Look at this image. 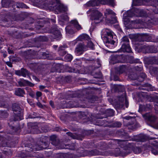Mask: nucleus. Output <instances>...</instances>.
<instances>
[{"label": "nucleus", "mask_w": 158, "mask_h": 158, "mask_svg": "<svg viewBox=\"0 0 158 158\" xmlns=\"http://www.w3.org/2000/svg\"><path fill=\"white\" fill-rule=\"evenodd\" d=\"M140 38H141L140 39V40H139V41H149L151 39V37H148V35H143L141 37H139L138 38L139 39H140Z\"/></svg>", "instance_id": "obj_43"}, {"label": "nucleus", "mask_w": 158, "mask_h": 158, "mask_svg": "<svg viewBox=\"0 0 158 158\" xmlns=\"http://www.w3.org/2000/svg\"><path fill=\"white\" fill-rule=\"evenodd\" d=\"M22 146L23 148H25V152H20L18 154V157L21 158H25V157H34L32 156L29 152L32 151H36L35 149V145L32 146L30 143H23L22 144Z\"/></svg>", "instance_id": "obj_3"}, {"label": "nucleus", "mask_w": 158, "mask_h": 158, "mask_svg": "<svg viewBox=\"0 0 158 158\" xmlns=\"http://www.w3.org/2000/svg\"><path fill=\"white\" fill-rule=\"evenodd\" d=\"M105 15L106 20L109 21V23H113L117 22L115 14L112 10L109 9H106Z\"/></svg>", "instance_id": "obj_7"}, {"label": "nucleus", "mask_w": 158, "mask_h": 158, "mask_svg": "<svg viewBox=\"0 0 158 158\" xmlns=\"http://www.w3.org/2000/svg\"><path fill=\"white\" fill-rule=\"evenodd\" d=\"M72 25H69L65 28L66 31L67 33L70 34H72L74 32V30L72 28Z\"/></svg>", "instance_id": "obj_42"}, {"label": "nucleus", "mask_w": 158, "mask_h": 158, "mask_svg": "<svg viewBox=\"0 0 158 158\" xmlns=\"http://www.w3.org/2000/svg\"><path fill=\"white\" fill-rule=\"evenodd\" d=\"M105 115H101L100 114H97L96 116V119L94 120V121L96 122V125L98 126H105V124L107 122L105 120H100V119H102L104 118H106L105 117Z\"/></svg>", "instance_id": "obj_14"}, {"label": "nucleus", "mask_w": 158, "mask_h": 158, "mask_svg": "<svg viewBox=\"0 0 158 158\" xmlns=\"http://www.w3.org/2000/svg\"><path fill=\"white\" fill-rule=\"evenodd\" d=\"M129 41L128 37L126 36L123 37L121 40V43L122 45H123V47L124 48V44L127 45L129 44Z\"/></svg>", "instance_id": "obj_38"}, {"label": "nucleus", "mask_w": 158, "mask_h": 158, "mask_svg": "<svg viewBox=\"0 0 158 158\" xmlns=\"http://www.w3.org/2000/svg\"><path fill=\"white\" fill-rule=\"evenodd\" d=\"M87 46L88 47L90 48L92 50L94 49V45L93 43L91 42V41H89V40L87 43Z\"/></svg>", "instance_id": "obj_59"}, {"label": "nucleus", "mask_w": 158, "mask_h": 158, "mask_svg": "<svg viewBox=\"0 0 158 158\" xmlns=\"http://www.w3.org/2000/svg\"><path fill=\"white\" fill-rule=\"evenodd\" d=\"M48 157H50L51 156H48ZM51 157L53 156H51ZM53 157H55L56 158H67L68 157V155L65 154L63 153H59L56 154L55 155V156Z\"/></svg>", "instance_id": "obj_41"}, {"label": "nucleus", "mask_w": 158, "mask_h": 158, "mask_svg": "<svg viewBox=\"0 0 158 158\" xmlns=\"http://www.w3.org/2000/svg\"><path fill=\"white\" fill-rule=\"evenodd\" d=\"M125 47L124 48L123 47V45H122V47L119 50V52H127L130 53L132 52L131 48L129 44L127 45L126 44H124Z\"/></svg>", "instance_id": "obj_27"}, {"label": "nucleus", "mask_w": 158, "mask_h": 158, "mask_svg": "<svg viewBox=\"0 0 158 158\" xmlns=\"http://www.w3.org/2000/svg\"><path fill=\"white\" fill-rule=\"evenodd\" d=\"M46 137L42 136L39 139V143L35 144V149L36 151L42 150L43 149L47 148L48 147V142L46 141Z\"/></svg>", "instance_id": "obj_8"}, {"label": "nucleus", "mask_w": 158, "mask_h": 158, "mask_svg": "<svg viewBox=\"0 0 158 158\" xmlns=\"http://www.w3.org/2000/svg\"><path fill=\"white\" fill-rule=\"evenodd\" d=\"M133 152L135 154H138L141 152V150L139 147H136L134 148Z\"/></svg>", "instance_id": "obj_60"}, {"label": "nucleus", "mask_w": 158, "mask_h": 158, "mask_svg": "<svg viewBox=\"0 0 158 158\" xmlns=\"http://www.w3.org/2000/svg\"><path fill=\"white\" fill-rule=\"evenodd\" d=\"M12 130L13 133L18 134L20 131V127L19 126L13 127Z\"/></svg>", "instance_id": "obj_50"}, {"label": "nucleus", "mask_w": 158, "mask_h": 158, "mask_svg": "<svg viewBox=\"0 0 158 158\" xmlns=\"http://www.w3.org/2000/svg\"><path fill=\"white\" fill-rule=\"evenodd\" d=\"M52 32L54 35V37L55 39H59L61 37V35L60 31L57 28H56L53 29Z\"/></svg>", "instance_id": "obj_30"}, {"label": "nucleus", "mask_w": 158, "mask_h": 158, "mask_svg": "<svg viewBox=\"0 0 158 158\" xmlns=\"http://www.w3.org/2000/svg\"><path fill=\"white\" fill-rule=\"evenodd\" d=\"M13 4V6H12L11 8L10 9V10L11 12H16L17 11V9L20 8H28V7L23 2H14Z\"/></svg>", "instance_id": "obj_11"}, {"label": "nucleus", "mask_w": 158, "mask_h": 158, "mask_svg": "<svg viewBox=\"0 0 158 158\" xmlns=\"http://www.w3.org/2000/svg\"><path fill=\"white\" fill-rule=\"evenodd\" d=\"M78 39L79 40L83 41L84 40H90V38L87 34H83L79 36L78 38Z\"/></svg>", "instance_id": "obj_35"}, {"label": "nucleus", "mask_w": 158, "mask_h": 158, "mask_svg": "<svg viewBox=\"0 0 158 158\" xmlns=\"http://www.w3.org/2000/svg\"><path fill=\"white\" fill-rule=\"evenodd\" d=\"M92 75L94 76V78H101L102 77V75L101 72L100 71L94 72H93L91 73Z\"/></svg>", "instance_id": "obj_40"}, {"label": "nucleus", "mask_w": 158, "mask_h": 158, "mask_svg": "<svg viewBox=\"0 0 158 158\" xmlns=\"http://www.w3.org/2000/svg\"><path fill=\"white\" fill-rule=\"evenodd\" d=\"M92 11L90 19L93 20H98L102 16V14L98 10H93Z\"/></svg>", "instance_id": "obj_17"}, {"label": "nucleus", "mask_w": 158, "mask_h": 158, "mask_svg": "<svg viewBox=\"0 0 158 158\" xmlns=\"http://www.w3.org/2000/svg\"><path fill=\"white\" fill-rule=\"evenodd\" d=\"M120 56L118 55H113L111 57V60L113 61H115V62L117 61L116 60L118 59Z\"/></svg>", "instance_id": "obj_63"}, {"label": "nucleus", "mask_w": 158, "mask_h": 158, "mask_svg": "<svg viewBox=\"0 0 158 158\" xmlns=\"http://www.w3.org/2000/svg\"><path fill=\"white\" fill-rule=\"evenodd\" d=\"M145 50L147 52L156 53L157 51L153 46H147L145 45Z\"/></svg>", "instance_id": "obj_32"}, {"label": "nucleus", "mask_w": 158, "mask_h": 158, "mask_svg": "<svg viewBox=\"0 0 158 158\" xmlns=\"http://www.w3.org/2000/svg\"><path fill=\"white\" fill-rule=\"evenodd\" d=\"M73 59V56L70 54H68L65 56V59L67 61H70Z\"/></svg>", "instance_id": "obj_58"}, {"label": "nucleus", "mask_w": 158, "mask_h": 158, "mask_svg": "<svg viewBox=\"0 0 158 158\" xmlns=\"http://www.w3.org/2000/svg\"><path fill=\"white\" fill-rule=\"evenodd\" d=\"M25 94V92L23 89L17 88L15 89V94L17 96L23 97Z\"/></svg>", "instance_id": "obj_24"}, {"label": "nucleus", "mask_w": 158, "mask_h": 158, "mask_svg": "<svg viewBox=\"0 0 158 158\" xmlns=\"http://www.w3.org/2000/svg\"><path fill=\"white\" fill-rule=\"evenodd\" d=\"M118 100L121 102H123L125 100L126 101V100L127 99L125 95V93L124 92L122 95L118 96Z\"/></svg>", "instance_id": "obj_51"}, {"label": "nucleus", "mask_w": 158, "mask_h": 158, "mask_svg": "<svg viewBox=\"0 0 158 158\" xmlns=\"http://www.w3.org/2000/svg\"><path fill=\"white\" fill-rule=\"evenodd\" d=\"M67 47L66 45H64L60 47L58 50V52L59 55L61 56H63L67 52L65 50V48Z\"/></svg>", "instance_id": "obj_25"}, {"label": "nucleus", "mask_w": 158, "mask_h": 158, "mask_svg": "<svg viewBox=\"0 0 158 158\" xmlns=\"http://www.w3.org/2000/svg\"><path fill=\"white\" fill-rule=\"evenodd\" d=\"M86 4L89 6H98V0H91L89 1Z\"/></svg>", "instance_id": "obj_37"}, {"label": "nucleus", "mask_w": 158, "mask_h": 158, "mask_svg": "<svg viewBox=\"0 0 158 158\" xmlns=\"http://www.w3.org/2000/svg\"><path fill=\"white\" fill-rule=\"evenodd\" d=\"M105 114L107 116H112L114 114V111L112 109H108L105 111Z\"/></svg>", "instance_id": "obj_48"}, {"label": "nucleus", "mask_w": 158, "mask_h": 158, "mask_svg": "<svg viewBox=\"0 0 158 158\" xmlns=\"http://www.w3.org/2000/svg\"><path fill=\"white\" fill-rule=\"evenodd\" d=\"M12 108L14 114L13 120L16 121L22 119L23 115V110L21 105L19 104L15 103L12 104Z\"/></svg>", "instance_id": "obj_4"}, {"label": "nucleus", "mask_w": 158, "mask_h": 158, "mask_svg": "<svg viewBox=\"0 0 158 158\" xmlns=\"http://www.w3.org/2000/svg\"><path fill=\"white\" fill-rule=\"evenodd\" d=\"M10 16L6 15L1 19V25L2 26L8 27L12 23Z\"/></svg>", "instance_id": "obj_10"}, {"label": "nucleus", "mask_w": 158, "mask_h": 158, "mask_svg": "<svg viewBox=\"0 0 158 158\" xmlns=\"http://www.w3.org/2000/svg\"><path fill=\"white\" fill-rule=\"evenodd\" d=\"M38 40L40 41H46L48 40V38L44 36H40L38 38Z\"/></svg>", "instance_id": "obj_55"}, {"label": "nucleus", "mask_w": 158, "mask_h": 158, "mask_svg": "<svg viewBox=\"0 0 158 158\" xmlns=\"http://www.w3.org/2000/svg\"><path fill=\"white\" fill-rule=\"evenodd\" d=\"M117 135L122 138L123 139L118 140L119 141H125L128 140V135L127 133L123 129H120L116 131Z\"/></svg>", "instance_id": "obj_12"}, {"label": "nucleus", "mask_w": 158, "mask_h": 158, "mask_svg": "<svg viewBox=\"0 0 158 158\" xmlns=\"http://www.w3.org/2000/svg\"><path fill=\"white\" fill-rule=\"evenodd\" d=\"M128 67L126 65H122L114 68V72L120 75L125 72Z\"/></svg>", "instance_id": "obj_18"}, {"label": "nucleus", "mask_w": 158, "mask_h": 158, "mask_svg": "<svg viewBox=\"0 0 158 158\" xmlns=\"http://www.w3.org/2000/svg\"><path fill=\"white\" fill-rule=\"evenodd\" d=\"M128 152H127V150H126L123 148L120 149L119 148H116L114 150V155H115V156H120L124 157L128 154Z\"/></svg>", "instance_id": "obj_15"}, {"label": "nucleus", "mask_w": 158, "mask_h": 158, "mask_svg": "<svg viewBox=\"0 0 158 158\" xmlns=\"http://www.w3.org/2000/svg\"><path fill=\"white\" fill-rule=\"evenodd\" d=\"M138 76V74L132 71L131 72H130L128 74V78L131 80H137Z\"/></svg>", "instance_id": "obj_29"}, {"label": "nucleus", "mask_w": 158, "mask_h": 158, "mask_svg": "<svg viewBox=\"0 0 158 158\" xmlns=\"http://www.w3.org/2000/svg\"><path fill=\"white\" fill-rule=\"evenodd\" d=\"M134 139L135 141H136L143 142L150 139H149L148 137L145 135L140 134L139 135L135 136Z\"/></svg>", "instance_id": "obj_19"}, {"label": "nucleus", "mask_w": 158, "mask_h": 158, "mask_svg": "<svg viewBox=\"0 0 158 158\" xmlns=\"http://www.w3.org/2000/svg\"><path fill=\"white\" fill-rule=\"evenodd\" d=\"M34 3L35 5L39 6L44 2V0H29Z\"/></svg>", "instance_id": "obj_46"}, {"label": "nucleus", "mask_w": 158, "mask_h": 158, "mask_svg": "<svg viewBox=\"0 0 158 158\" xmlns=\"http://www.w3.org/2000/svg\"><path fill=\"white\" fill-rule=\"evenodd\" d=\"M3 153L6 155V157H10L12 154V152L10 150L6 151H3Z\"/></svg>", "instance_id": "obj_54"}, {"label": "nucleus", "mask_w": 158, "mask_h": 158, "mask_svg": "<svg viewBox=\"0 0 158 158\" xmlns=\"http://www.w3.org/2000/svg\"><path fill=\"white\" fill-rule=\"evenodd\" d=\"M71 23L73 24V26L77 30H79L82 29L80 25L77 21L76 20H72L70 22Z\"/></svg>", "instance_id": "obj_39"}, {"label": "nucleus", "mask_w": 158, "mask_h": 158, "mask_svg": "<svg viewBox=\"0 0 158 158\" xmlns=\"http://www.w3.org/2000/svg\"><path fill=\"white\" fill-rule=\"evenodd\" d=\"M128 60L131 64L140 63L139 60L138 59H135L132 56H130L128 57Z\"/></svg>", "instance_id": "obj_34"}, {"label": "nucleus", "mask_w": 158, "mask_h": 158, "mask_svg": "<svg viewBox=\"0 0 158 158\" xmlns=\"http://www.w3.org/2000/svg\"><path fill=\"white\" fill-rule=\"evenodd\" d=\"M40 54L42 55L41 57L42 59H48L51 60L49 58V54L46 53V52H40Z\"/></svg>", "instance_id": "obj_49"}, {"label": "nucleus", "mask_w": 158, "mask_h": 158, "mask_svg": "<svg viewBox=\"0 0 158 158\" xmlns=\"http://www.w3.org/2000/svg\"><path fill=\"white\" fill-rule=\"evenodd\" d=\"M136 13H139V15L141 17L145 16L146 15V13L143 10H139L136 8Z\"/></svg>", "instance_id": "obj_52"}, {"label": "nucleus", "mask_w": 158, "mask_h": 158, "mask_svg": "<svg viewBox=\"0 0 158 158\" xmlns=\"http://www.w3.org/2000/svg\"><path fill=\"white\" fill-rule=\"evenodd\" d=\"M136 12V8H133L125 12L123 15L124 24L125 25H127L130 21L129 17H132L134 16Z\"/></svg>", "instance_id": "obj_9"}, {"label": "nucleus", "mask_w": 158, "mask_h": 158, "mask_svg": "<svg viewBox=\"0 0 158 158\" xmlns=\"http://www.w3.org/2000/svg\"><path fill=\"white\" fill-rule=\"evenodd\" d=\"M145 0H133L132 5L134 6L139 5L143 1Z\"/></svg>", "instance_id": "obj_56"}, {"label": "nucleus", "mask_w": 158, "mask_h": 158, "mask_svg": "<svg viewBox=\"0 0 158 158\" xmlns=\"http://www.w3.org/2000/svg\"><path fill=\"white\" fill-rule=\"evenodd\" d=\"M105 35L107 36L105 37V45L108 48L110 49L113 48L115 45H116V42L113 40L112 32L110 29L106 28L104 29Z\"/></svg>", "instance_id": "obj_5"}, {"label": "nucleus", "mask_w": 158, "mask_h": 158, "mask_svg": "<svg viewBox=\"0 0 158 158\" xmlns=\"http://www.w3.org/2000/svg\"><path fill=\"white\" fill-rule=\"evenodd\" d=\"M139 88L140 89L145 90L148 91H152L155 89V88L152 87L151 85L148 83L140 86Z\"/></svg>", "instance_id": "obj_23"}, {"label": "nucleus", "mask_w": 158, "mask_h": 158, "mask_svg": "<svg viewBox=\"0 0 158 158\" xmlns=\"http://www.w3.org/2000/svg\"><path fill=\"white\" fill-rule=\"evenodd\" d=\"M50 142L53 145L55 146H57L59 144L60 141L58 139H56L53 140L52 142Z\"/></svg>", "instance_id": "obj_62"}, {"label": "nucleus", "mask_w": 158, "mask_h": 158, "mask_svg": "<svg viewBox=\"0 0 158 158\" xmlns=\"http://www.w3.org/2000/svg\"><path fill=\"white\" fill-rule=\"evenodd\" d=\"M123 118L127 120L131 119L132 122L131 123L129 122L128 123L129 125L131 126V129H135L139 127V124L136 122L135 118V117L127 116L123 117Z\"/></svg>", "instance_id": "obj_13"}, {"label": "nucleus", "mask_w": 158, "mask_h": 158, "mask_svg": "<svg viewBox=\"0 0 158 158\" xmlns=\"http://www.w3.org/2000/svg\"><path fill=\"white\" fill-rule=\"evenodd\" d=\"M14 1L12 0H2V5L3 7L5 8H10L13 6Z\"/></svg>", "instance_id": "obj_21"}, {"label": "nucleus", "mask_w": 158, "mask_h": 158, "mask_svg": "<svg viewBox=\"0 0 158 158\" xmlns=\"http://www.w3.org/2000/svg\"><path fill=\"white\" fill-rule=\"evenodd\" d=\"M131 69L132 71H134L135 73H139V72H141L143 70V68L142 66H132L130 68Z\"/></svg>", "instance_id": "obj_36"}, {"label": "nucleus", "mask_w": 158, "mask_h": 158, "mask_svg": "<svg viewBox=\"0 0 158 158\" xmlns=\"http://www.w3.org/2000/svg\"><path fill=\"white\" fill-rule=\"evenodd\" d=\"M67 70L69 72L75 73L77 71L74 68L72 67H68Z\"/></svg>", "instance_id": "obj_64"}, {"label": "nucleus", "mask_w": 158, "mask_h": 158, "mask_svg": "<svg viewBox=\"0 0 158 158\" xmlns=\"http://www.w3.org/2000/svg\"><path fill=\"white\" fill-rule=\"evenodd\" d=\"M98 98L97 97L92 96H90V97L88 99V102H89L93 103L96 101Z\"/></svg>", "instance_id": "obj_53"}, {"label": "nucleus", "mask_w": 158, "mask_h": 158, "mask_svg": "<svg viewBox=\"0 0 158 158\" xmlns=\"http://www.w3.org/2000/svg\"><path fill=\"white\" fill-rule=\"evenodd\" d=\"M93 131L92 130L84 131H82L81 134H73L72 133L68 132L66 134L73 139H76L79 140H82V138L86 135H88L92 134Z\"/></svg>", "instance_id": "obj_6"}, {"label": "nucleus", "mask_w": 158, "mask_h": 158, "mask_svg": "<svg viewBox=\"0 0 158 158\" xmlns=\"http://www.w3.org/2000/svg\"><path fill=\"white\" fill-rule=\"evenodd\" d=\"M26 17V16L23 14H19L15 15L13 19L15 21H22Z\"/></svg>", "instance_id": "obj_31"}, {"label": "nucleus", "mask_w": 158, "mask_h": 158, "mask_svg": "<svg viewBox=\"0 0 158 158\" xmlns=\"http://www.w3.org/2000/svg\"><path fill=\"white\" fill-rule=\"evenodd\" d=\"M120 75H118V74H117L114 71V73H113V74L114 80L115 81H118L119 80V76Z\"/></svg>", "instance_id": "obj_61"}, {"label": "nucleus", "mask_w": 158, "mask_h": 158, "mask_svg": "<svg viewBox=\"0 0 158 158\" xmlns=\"http://www.w3.org/2000/svg\"><path fill=\"white\" fill-rule=\"evenodd\" d=\"M122 123L121 122L116 121L113 122L111 124V126L113 127H120L122 126Z\"/></svg>", "instance_id": "obj_47"}, {"label": "nucleus", "mask_w": 158, "mask_h": 158, "mask_svg": "<svg viewBox=\"0 0 158 158\" xmlns=\"http://www.w3.org/2000/svg\"><path fill=\"white\" fill-rule=\"evenodd\" d=\"M146 77V75L145 74L142 73H140L139 76H138L137 80L139 82L143 81Z\"/></svg>", "instance_id": "obj_45"}, {"label": "nucleus", "mask_w": 158, "mask_h": 158, "mask_svg": "<svg viewBox=\"0 0 158 158\" xmlns=\"http://www.w3.org/2000/svg\"><path fill=\"white\" fill-rule=\"evenodd\" d=\"M145 45H138L136 44L135 46V49L136 52H140L143 50H145Z\"/></svg>", "instance_id": "obj_33"}, {"label": "nucleus", "mask_w": 158, "mask_h": 158, "mask_svg": "<svg viewBox=\"0 0 158 158\" xmlns=\"http://www.w3.org/2000/svg\"><path fill=\"white\" fill-rule=\"evenodd\" d=\"M58 0L49 1L48 8L50 10L54 11L55 14H58L61 12H65L67 10L66 7L58 2Z\"/></svg>", "instance_id": "obj_1"}, {"label": "nucleus", "mask_w": 158, "mask_h": 158, "mask_svg": "<svg viewBox=\"0 0 158 158\" xmlns=\"http://www.w3.org/2000/svg\"><path fill=\"white\" fill-rule=\"evenodd\" d=\"M15 74L19 76H22L24 77H26V75H29V72L26 69L22 68L20 70H16Z\"/></svg>", "instance_id": "obj_20"}, {"label": "nucleus", "mask_w": 158, "mask_h": 158, "mask_svg": "<svg viewBox=\"0 0 158 158\" xmlns=\"http://www.w3.org/2000/svg\"><path fill=\"white\" fill-rule=\"evenodd\" d=\"M142 116L147 124L156 129H158V118L152 112L143 114Z\"/></svg>", "instance_id": "obj_2"}, {"label": "nucleus", "mask_w": 158, "mask_h": 158, "mask_svg": "<svg viewBox=\"0 0 158 158\" xmlns=\"http://www.w3.org/2000/svg\"><path fill=\"white\" fill-rule=\"evenodd\" d=\"M87 47L85 44H79L76 48L75 52L77 55L81 54L83 52L87 50Z\"/></svg>", "instance_id": "obj_16"}, {"label": "nucleus", "mask_w": 158, "mask_h": 158, "mask_svg": "<svg viewBox=\"0 0 158 158\" xmlns=\"http://www.w3.org/2000/svg\"><path fill=\"white\" fill-rule=\"evenodd\" d=\"M152 108V106L150 104H147L145 105L139 106V110L141 111H147L151 109Z\"/></svg>", "instance_id": "obj_28"}, {"label": "nucleus", "mask_w": 158, "mask_h": 158, "mask_svg": "<svg viewBox=\"0 0 158 158\" xmlns=\"http://www.w3.org/2000/svg\"><path fill=\"white\" fill-rule=\"evenodd\" d=\"M150 23L153 24L155 25L158 24V18L156 17H154L152 19Z\"/></svg>", "instance_id": "obj_57"}, {"label": "nucleus", "mask_w": 158, "mask_h": 158, "mask_svg": "<svg viewBox=\"0 0 158 158\" xmlns=\"http://www.w3.org/2000/svg\"><path fill=\"white\" fill-rule=\"evenodd\" d=\"M9 114L7 111L0 110V117L2 118H7Z\"/></svg>", "instance_id": "obj_44"}, {"label": "nucleus", "mask_w": 158, "mask_h": 158, "mask_svg": "<svg viewBox=\"0 0 158 158\" xmlns=\"http://www.w3.org/2000/svg\"><path fill=\"white\" fill-rule=\"evenodd\" d=\"M145 61L148 64H158V59L155 56L147 57L145 58Z\"/></svg>", "instance_id": "obj_22"}, {"label": "nucleus", "mask_w": 158, "mask_h": 158, "mask_svg": "<svg viewBox=\"0 0 158 158\" xmlns=\"http://www.w3.org/2000/svg\"><path fill=\"white\" fill-rule=\"evenodd\" d=\"M87 154L86 155L90 156L100 155L99 152L96 149L91 150V151L86 150L84 152V154Z\"/></svg>", "instance_id": "obj_26"}]
</instances>
